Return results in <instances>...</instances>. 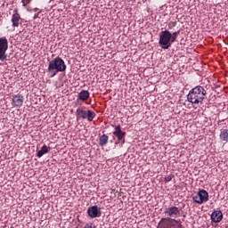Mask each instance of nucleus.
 <instances>
[{"label":"nucleus","mask_w":228,"mask_h":228,"mask_svg":"<svg viewBox=\"0 0 228 228\" xmlns=\"http://www.w3.org/2000/svg\"><path fill=\"white\" fill-rule=\"evenodd\" d=\"M51 151V147H48L47 145H44L41 150L37 152V158H42L44 154H47Z\"/></svg>","instance_id":"obj_14"},{"label":"nucleus","mask_w":228,"mask_h":228,"mask_svg":"<svg viewBox=\"0 0 228 228\" xmlns=\"http://www.w3.org/2000/svg\"><path fill=\"white\" fill-rule=\"evenodd\" d=\"M87 213L91 218H97L99 214H101V208L97 206H93L88 208Z\"/></svg>","instance_id":"obj_10"},{"label":"nucleus","mask_w":228,"mask_h":228,"mask_svg":"<svg viewBox=\"0 0 228 228\" xmlns=\"http://www.w3.org/2000/svg\"><path fill=\"white\" fill-rule=\"evenodd\" d=\"M211 220L212 222H214L215 224H220L221 220H224V214L222 213V211L220 210H215L212 214H211Z\"/></svg>","instance_id":"obj_9"},{"label":"nucleus","mask_w":228,"mask_h":228,"mask_svg":"<svg viewBox=\"0 0 228 228\" xmlns=\"http://www.w3.org/2000/svg\"><path fill=\"white\" fill-rule=\"evenodd\" d=\"M67 70V64L61 57H56L49 61L47 72L50 77H54L59 72H65Z\"/></svg>","instance_id":"obj_4"},{"label":"nucleus","mask_w":228,"mask_h":228,"mask_svg":"<svg viewBox=\"0 0 228 228\" xmlns=\"http://www.w3.org/2000/svg\"><path fill=\"white\" fill-rule=\"evenodd\" d=\"M219 138L221 142H224V143H228V129L224 128L220 131Z\"/></svg>","instance_id":"obj_13"},{"label":"nucleus","mask_w":228,"mask_h":228,"mask_svg":"<svg viewBox=\"0 0 228 228\" xmlns=\"http://www.w3.org/2000/svg\"><path fill=\"white\" fill-rule=\"evenodd\" d=\"M192 200H194L196 204H204V202L209 200V193H208L206 190H200L197 195L192 198Z\"/></svg>","instance_id":"obj_5"},{"label":"nucleus","mask_w":228,"mask_h":228,"mask_svg":"<svg viewBox=\"0 0 228 228\" xmlns=\"http://www.w3.org/2000/svg\"><path fill=\"white\" fill-rule=\"evenodd\" d=\"M180 33L181 31L179 30L173 34L168 30L161 31L159 34V45H161L162 49H169V47H172V44L177 40V37H179Z\"/></svg>","instance_id":"obj_3"},{"label":"nucleus","mask_w":228,"mask_h":228,"mask_svg":"<svg viewBox=\"0 0 228 228\" xmlns=\"http://www.w3.org/2000/svg\"><path fill=\"white\" fill-rule=\"evenodd\" d=\"M86 110H83V109L78 108L76 111L77 118H86Z\"/></svg>","instance_id":"obj_15"},{"label":"nucleus","mask_w":228,"mask_h":228,"mask_svg":"<svg viewBox=\"0 0 228 228\" xmlns=\"http://www.w3.org/2000/svg\"><path fill=\"white\" fill-rule=\"evenodd\" d=\"M164 215L168 217H163L159 223L158 228H184L181 216V209L175 206L168 207L164 211Z\"/></svg>","instance_id":"obj_1"},{"label":"nucleus","mask_w":228,"mask_h":228,"mask_svg":"<svg viewBox=\"0 0 228 228\" xmlns=\"http://www.w3.org/2000/svg\"><path fill=\"white\" fill-rule=\"evenodd\" d=\"M33 0H21L22 6H28Z\"/></svg>","instance_id":"obj_19"},{"label":"nucleus","mask_w":228,"mask_h":228,"mask_svg":"<svg viewBox=\"0 0 228 228\" xmlns=\"http://www.w3.org/2000/svg\"><path fill=\"white\" fill-rule=\"evenodd\" d=\"M22 19L20 18V14H19V9H14L13 13L11 18L12 27L19 28L20 24H22Z\"/></svg>","instance_id":"obj_7"},{"label":"nucleus","mask_w":228,"mask_h":228,"mask_svg":"<svg viewBox=\"0 0 228 228\" xmlns=\"http://www.w3.org/2000/svg\"><path fill=\"white\" fill-rule=\"evenodd\" d=\"M86 118H87L88 122H92L94 120V118H95V112H94L92 110H87Z\"/></svg>","instance_id":"obj_17"},{"label":"nucleus","mask_w":228,"mask_h":228,"mask_svg":"<svg viewBox=\"0 0 228 228\" xmlns=\"http://www.w3.org/2000/svg\"><path fill=\"white\" fill-rule=\"evenodd\" d=\"M208 92L203 86H197L189 91L187 101L192 104L193 108H197L204 102Z\"/></svg>","instance_id":"obj_2"},{"label":"nucleus","mask_w":228,"mask_h":228,"mask_svg":"<svg viewBox=\"0 0 228 228\" xmlns=\"http://www.w3.org/2000/svg\"><path fill=\"white\" fill-rule=\"evenodd\" d=\"M78 99L79 101H82V102H85V101H88V99H90V92H88V90H82L78 94Z\"/></svg>","instance_id":"obj_12"},{"label":"nucleus","mask_w":228,"mask_h":228,"mask_svg":"<svg viewBox=\"0 0 228 228\" xmlns=\"http://www.w3.org/2000/svg\"><path fill=\"white\" fill-rule=\"evenodd\" d=\"M24 104V95L17 94L12 95V108H22Z\"/></svg>","instance_id":"obj_8"},{"label":"nucleus","mask_w":228,"mask_h":228,"mask_svg":"<svg viewBox=\"0 0 228 228\" xmlns=\"http://www.w3.org/2000/svg\"><path fill=\"white\" fill-rule=\"evenodd\" d=\"M172 179H174V175H169L165 177V183H170V181H172Z\"/></svg>","instance_id":"obj_18"},{"label":"nucleus","mask_w":228,"mask_h":228,"mask_svg":"<svg viewBox=\"0 0 228 228\" xmlns=\"http://www.w3.org/2000/svg\"><path fill=\"white\" fill-rule=\"evenodd\" d=\"M84 228H95V225L93 224H86Z\"/></svg>","instance_id":"obj_20"},{"label":"nucleus","mask_w":228,"mask_h":228,"mask_svg":"<svg viewBox=\"0 0 228 228\" xmlns=\"http://www.w3.org/2000/svg\"><path fill=\"white\" fill-rule=\"evenodd\" d=\"M114 136H117L118 142H122V140L126 136V133L122 131V128H120V126H118L115 127V131L113 132Z\"/></svg>","instance_id":"obj_11"},{"label":"nucleus","mask_w":228,"mask_h":228,"mask_svg":"<svg viewBox=\"0 0 228 228\" xmlns=\"http://www.w3.org/2000/svg\"><path fill=\"white\" fill-rule=\"evenodd\" d=\"M6 51H8V39L2 37H0V61L6 60Z\"/></svg>","instance_id":"obj_6"},{"label":"nucleus","mask_w":228,"mask_h":228,"mask_svg":"<svg viewBox=\"0 0 228 228\" xmlns=\"http://www.w3.org/2000/svg\"><path fill=\"white\" fill-rule=\"evenodd\" d=\"M108 140H110V137L106 134H102L100 137L99 145H101V147H104V145L108 144Z\"/></svg>","instance_id":"obj_16"}]
</instances>
